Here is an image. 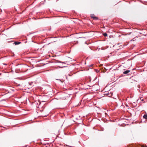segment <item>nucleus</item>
<instances>
[{
	"label": "nucleus",
	"instance_id": "obj_1",
	"mask_svg": "<svg viewBox=\"0 0 147 147\" xmlns=\"http://www.w3.org/2000/svg\"><path fill=\"white\" fill-rule=\"evenodd\" d=\"M130 71L129 70H127L124 71L123 74H126L129 73Z\"/></svg>",
	"mask_w": 147,
	"mask_h": 147
},
{
	"label": "nucleus",
	"instance_id": "obj_2",
	"mask_svg": "<svg viewBox=\"0 0 147 147\" xmlns=\"http://www.w3.org/2000/svg\"><path fill=\"white\" fill-rule=\"evenodd\" d=\"M143 117L144 119H147V114H146L144 115Z\"/></svg>",
	"mask_w": 147,
	"mask_h": 147
},
{
	"label": "nucleus",
	"instance_id": "obj_3",
	"mask_svg": "<svg viewBox=\"0 0 147 147\" xmlns=\"http://www.w3.org/2000/svg\"><path fill=\"white\" fill-rule=\"evenodd\" d=\"M21 42H14L13 43L15 45H17L19 44Z\"/></svg>",
	"mask_w": 147,
	"mask_h": 147
},
{
	"label": "nucleus",
	"instance_id": "obj_4",
	"mask_svg": "<svg viewBox=\"0 0 147 147\" xmlns=\"http://www.w3.org/2000/svg\"><path fill=\"white\" fill-rule=\"evenodd\" d=\"M103 35L105 36H107V34L106 33H104L103 34Z\"/></svg>",
	"mask_w": 147,
	"mask_h": 147
},
{
	"label": "nucleus",
	"instance_id": "obj_5",
	"mask_svg": "<svg viewBox=\"0 0 147 147\" xmlns=\"http://www.w3.org/2000/svg\"><path fill=\"white\" fill-rule=\"evenodd\" d=\"M63 63H65V62H63Z\"/></svg>",
	"mask_w": 147,
	"mask_h": 147
},
{
	"label": "nucleus",
	"instance_id": "obj_6",
	"mask_svg": "<svg viewBox=\"0 0 147 147\" xmlns=\"http://www.w3.org/2000/svg\"><path fill=\"white\" fill-rule=\"evenodd\" d=\"M92 18H94V17H92Z\"/></svg>",
	"mask_w": 147,
	"mask_h": 147
},
{
	"label": "nucleus",
	"instance_id": "obj_7",
	"mask_svg": "<svg viewBox=\"0 0 147 147\" xmlns=\"http://www.w3.org/2000/svg\"><path fill=\"white\" fill-rule=\"evenodd\" d=\"M147 147L146 146H144V147Z\"/></svg>",
	"mask_w": 147,
	"mask_h": 147
}]
</instances>
